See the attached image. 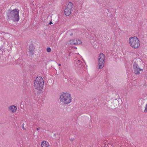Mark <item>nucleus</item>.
<instances>
[{"label": "nucleus", "instance_id": "obj_3", "mask_svg": "<svg viewBox=\"0 0 147 147\" xmlns=\"http://www.w3.org/2000/svg\"><path fill=\"white\" fill-rule=\"evenodd\" d=\"M60 101L64 104H68L71 101L72 98L70 94L67 93H63L60 96Z\"/></svg>", "mask_w": 147, "mask_h": 147}, {"label": "nucleus", "instance_id": "obj_23", "mask_svg": "<svg viewBox=\"0 0 147 147\" xmlns=\"http://www.w3.org/2000/svg\"><path fill=\"white\" fill-rule=\"evenodd\" d=\"M59 65L60 66L61 65V64H59Z\"/></svg>", "mask_w": 147, "mask_h": 147}, {"label": "nucleus", "instance_id": "obj_9", "mask_svg": "<svg viewBox=\"0 0 147 147\" xmlns=\"http://www.w3.org/2000/svg\"><path fill=\"white\" fill-rule=\"evenodd\" d=\"M34 47L32 45L29 46V51L28 53V55L32 57H33L34 52Z\"/></svg>", "mask_w": 147, "mask_h": 147}, {"label": "nucleus", "instance_id": "obj_11", "mask_svg": "<svg viewBox=\"0 0 147 147\" xmlns=\"http://www.w3.org/2000/svg\"><path fill=\"white\" fill-rule=\"evenodd\" d=\"M41 145L42 147H49V144L47 141H43L42 142Z\"/></svg>", "mask_w": 147, "mask_h": 147}, {"label": "nucleus", "instance_id": "obj_2", "mask_svg": "<svg viewBox=\"0 0 147 147\" xmlns=\"http://www.w3.org/2000/svg\"><path fill=\"white\" fill-rule=\"evenodd\" d=\"M34 86L37 90H41L43 88L44 80L42 77H36L34 83Z\"/></svg>", "mask_w": 147, "mask_h": 147}, {"label": "nucleus", "instance_id": "obj_8", "mask_svg": "<svg viewBox=\"0 0 147 147\" xmlns=\"http://www.w3.org/2000/svg\"><path fill=\"white\" fill-rule=\"evenodd\" d=\"M82 43L81 40L77 39H72L68 42V44L70 45H79Z\"/></svg>", "mask_w": 147, "mask_h": 147}, {"label": "nucleus", "instance_id": "obj_24", "mask_svg": "<svg viewBox=\"0 0 147 147\" xmlns=\"http://www.w3.org/2000/svg\"><path fill=\"white\" fill-rule=\"evenodd\" d=\"M135 147H136V146H135Z\"/></svg>", "mask_w": 147, "mask_h": 147}, {"label": "nucleus", "instance_id": "obj_5", "mask_svg": "<svg viewBox=\"0 0 147 147\" xmlns=\"http://www.w3.org/2000/svg\"><path fill=\"white\" fill-rule=\"evenodd\" d=\"M98 57V62L99 65L98 68L100 69L104 67L105 57L104 54L103 53H101L99 55Z\"/></svg>", "mask_w": 147, "mask_h": 147}, {"label": "nucleus", "instance_id": "obj_7", "mask_svg": "<svg viewBox=\"0 0 147 147\" xmlns=\"http://www.w3.org/2000/svg\"><path fill=\"white\" fill-rule=\"evenodd\" d=\"M133 66L134 72L135 74H139L142 73V69L140 68L136 62L134 63Z\"/></svg>", "mask_w": 147, "mask_h": 147}, {"label": "nucleus", "instance_id": "obj_17", "mask_svg": "<svg viewBox=\"0 0 147 147\" xmlns=\"http://www.w3.org/2000/svg\"><path fill=\"white\" fill-rule=\"evenodd\" d=\"M24 124L23 123L22 124V129H23L24 130H26V129L25 128H24Z\"/></svg>", "mask_w": 147, "mask_h": 147}, {"label": "nucleus", "instance_id": "obj_21", "mask_svg": "<svg viewBox=\"0 0 147 147\" xmlns=\"http://www.w3.org/2000/svg\"><path fill=\"white\" fill-rule=\"evenodd\" d=\"M73 140H74V139H70V141H71V142L73 141Z\"/></svg>", "mask_w": 147, "mask_h": 147}, {"label": "nucleus", "instance_id": "obj_13", "mask_svg": "<svg viewBox=\"0 0 147 147\" xmlns=\"http://www.w3.org/2000/svg\"><path fill=\"white\" fill-rule=\"evenodd\" d=\"M140 101L141 102V105L140 106V108L141 109H142L144 107V106L145 105L144 102V100H143L142 99L140 100L139 101Z\"/></svg>", "mask_w": 147, "mask_h": 147}, {"label": "nucleus", "instance_id": "obj_1", "mask_svg": "<svg viewBox=\"0 0 147 147\" xmlns=\"http://www.w3.org/2000/svg\"><path fill=\"white\" fill-rule=\"evenodd\" d=\"M19 10L15 9L11 10H9L7 12V19L9 20H12L14 22H18L19 20Z\"/></svg>", "mask_w": 147, "mask_h": 147}, {"label": "nucleus", "instance_id": "obj_22", "mask_svg": "<svg viewBox=\"0 0 147 147\" xmlns=\"http://www.w3.org/2000/svg\"><path fill=\"white\" fill-rule=\"evenodd\" d=\"M72 35H73V33H71V34H70V35H71V36Z\"/></svg>", "mask_w": 147, "mask_h": 147}, {"label": "nucleus", "instance_id": "obj_19", "mask_svg": "<svg viewBox=\"0 0 147 147\" xmlns=\"http://www.w3.org/2000/svg\"><path fill=\"white\" fill-rule=\"evenodd\" d=\"M53 24L52 22V21H51L49 23V24Z\"/></svg>", "mask_w": 147, "mask_h": 147}, {"label": "nucleus", "instance_id": "obj_15", "mask_svg": "<svg viewBox=\"0 0 147 147\" xmlns=\"http://www.w3.org/2000/svg\"><path fill=\"white\" fill-rule=\"evenodd\" d=\"M114 102H116L117 103V105L119 103V102L117 99H115V100L113 102V104L114 103Z\"/></svg>", "mask_w": 147, "mask_h": 147}, {"label": "nucleus", "instance_id": "obj_10", "mask_svg": "<svg viewBox=\"0 0 147 147\" xmlns=\"http://www.w3.org/2000/svg\"><path fill=\"white\" fill-rule=\"evenodd\" d=\"M9 109L11 112H15L17 109V107L16 106L12 105L9 107Z\"/></svg>", "mask_w": 147, "mask_h": 147}, {"label": "nucleus", "instance_id": "obj_14", "mask_svg": "<svg viewBox=\"0 0 147 147\" xmlns=\"http://www.w3.org/2000/svg\"><path fill=\"white\" fill-rule=\"evenodd\" d=\"M47 50L48 52H50L51 51V49L50 47H47Z\"/></svg>", "mask_w": 147, "mask_h": 147}, {"label": "nucleus", "instance_id": "obj_12", "mask_svg": "<svg viewBox=\"0 0 147 147\" xmlns=\"http://www.w3.org/2000/svg\"><path fill=\"white\" fill-rule=\"evenodd\" d=\"M75 65L78 67H80L81 62L79 60L75 61Z\"/></svg>", "mask_w": 147, "mask_h": 147}, {"label": "nucleus", "instance_id": "obj_16", "mask_svg": "<svg viewBox=\"0 0 147 147\" xmlns=\"http://www.w3.org/2000/svg\"><path fill=\"white\" fill-rule=\"evenodd\" d=\"M63 59L64 61H66L67 60V58L66 56H65L63 57Z\"/></svg>", "mask_w": 147, "mask_h": 147}, {"label": "nucleus", "instance_id": "obj_6", "mask_svg": "<svg viewBox=\"0 0 147 147\" xmlns=\"http://www.w3.org/2000/svg\"><path fill=\"white\" fill-rule=\"evenodd\" d=\"M73 4L71 2H69L65 9L64 13L66 16H69L70 15L73 11Z\"/></svg>", "mask_w": 147, "mask_h": 147}, {"label": "nucleus", "instance_id": "obj_4", "mask_svg": "<svg viewBox=\"0 0 147 147\" xmlns=\"http://www.w3.org/2000/svg\"><path fill=\"white\" fill-rule=\"evenodd\" d=\"M129 42L131 47L135 49L138 48L140 46V41L138 38L135 36L130 37Z\"/></svg>", "mask_w": 147, "mask_h": 147}, {"label": "nucleus", "instance_id": "obj_20", "mask_svg": "<svg viewBox=\"0 0 147 147\" xmlns=\"http://www.w3.org/2000/svg\"><path fill=\"white\" fill-rule=\"evenodd\" d=\"M73 48H74V49H77V48L76 47H75V46L74 47H73Z\"/></svg>", "mask_w": 147, "mask_h": 147}, {"label": "nucleus", "instance_id": "obj_18", "mask_svg": "<svg viewBox=\"0 0 147 147\" xmlns=\"http://www.w3.org/2000/svg\"><path fill=\"white\" fill-rule=\"evenodd\" d=\"M40 129V127H38V128H36V129L37 130H38L39 129Z\"/></svg>", "mask_w": 147, "mask_h": 147}]
</instances>
